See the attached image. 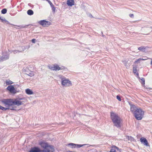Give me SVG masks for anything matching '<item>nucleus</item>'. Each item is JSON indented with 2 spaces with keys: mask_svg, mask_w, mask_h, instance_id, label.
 Here are the masks:
<instances>
[{
  "mask_svg": "<svg viewBox=\"0 0 152 152\" xmlns=\"http://www.w3.org/2000/svg\"><path fill=\"white\" fill-rule=\"evenodd\" d=\"M133 139V137H130V138H129V140H131Z\"/></svg>",
  "mask_w": 152,
  "mask_h": 152,
  "instance_id": "58836bf2",
  "label": "nucleus"
},
{
  "mask_svg": "<svg viewBox=\"0 0 152 152\" xmlns=\"http://www.w3.org/2000/svg\"><path fill=\"white\" fill-rule=\"evenodd\" d=\"M46 1H47L48 3L50 4V5L51 6V7H52L53 6H54L53 4L49 0H46Z\"/></svg>",
  "mask_w": 152,
  "mask_h": 152,
  "instance_id": "bb28decb",
  "label": "nucleus"
},
{
  "mask_svg": "<svg viewBox=\"0 0 152 152\" xmlns=\"http://www.w3.org/2000/svg\"><path fill=\"white\" fill-rule=\"evenodd\" d=\"M7 88L11 93L14 94H15L18 92L15 89L14 86H8Z\"/></svg>",
  "mask_w": 152,
  "mask_h": 152,
  "instance_id": "1a4fd4ad",
  "label": "nucleus"
},
{
  "mask_svg": "<svg viewBox=\"0 0 152 152\" xmlns=\"http://www.w3.org/2000/svg\"><path fill=\"white\" fill-rule=\"evenodd\" d=\"M31 41L33 43H35L36 42V39H32Z\"/></svg>",
  "mask_w": 152,
  "mask_h": 152,
  "instance_id": "72a5a7b5",
  "label": "nucleus"
},
{
  "mask_svg": "<svg viewBox=\"0 0 152 152\" xmlns=\"http://www.w3.org/2000/svg\"><path fill=\"white\" fill-rule=\"evenodd\" d=\"M116 98L119 101H121V98L119 96L117 95Z\"/></svg>",
  "mask_w": 152,
  "mask_h": 152,
  "instance_id": "2f4dec72",
  "label": "nucleus"
},
{
  "mask_svg": "<svg viewBox=\"0 0 152 152\" xmlns=\"http://www.w3.org/2000/svg\"><path fill=\"white\" fill-rule=\"evenodd\" d=\"M14 100V105L19 106L23 104L22 101H19L15 99Z\"/></svg>",
  "mask_w": 152,
  "mask_h": 152,
  "instance_id": "9d476101",
  "label": "nucleus"
},
{
  "mask_svg": "<svg viewBox=\"0 0 152 152\" xmlns=\"http://www.w3.org/2000/svg\"><path fill=\"white\" fill-rule=\"evenodd\" d=\"M14 109L12 108V109H11L10 108H8L7 107H3L1 106L0 105V109H1L3 110H6L7 109Z\"/></svg>",
  "mask_w": 152,
  "mask_h": 152,
  "instance_id": "412c9836",
  "label": "nucleus"
},
{
  "mask_svg": "<svg viewBox=\"0 0 152 152\" xmlns=\"http://www.w3.org/2000/svg\"><path fill=\"white\" fill-rule=\"evenodd\" d=\"M110 117L114 125L117 128L120 127L121 126V119L118 115L113 112H111Z\"/></svg>",
  "mask_w": 152,
  "mask_h": 152,
  "instance_id": "f03ea898",
  "label": "nucleus"
},
{
  "mask_svg": "<svg viewBox=\"0 0 152 152\" xmlns=\"http://www.w3.org/2000/svg\"><path fill=\"white\" fill-rule=\"evenodd\" d=\"M10 108L11 109H12V108H13L14 109H11L12 110H15V108L14 107H12L11 106H10Z\"/></svg>",
  "mask_w": 152,
  "mask_h": 152,
  "instance_id": "4c0bfd02",
  "label": "nucleus"
},
{
  "mask_svg": "<svg viewBox=\"0 0 152 152\" xmlns=\"http://www.w3.org/2000/svg\"><path fill=\"white\" fill-rule=\"evenodd\" d=\"M7 12V10L6 9L4 8L1 11V13L3 14H5Z\"/></svg>",
  "mask_w": 152,
  "mask_h": 152,
  "instance_id": "393cba45",
  "label": "nucleus"
},
{
  "mask_svg": "<svg viewBox=\"0 0 152 152\" xmlns=\"http://www.w3.org/2000/svg\"><path fill=\"white\" fill-rule=\"evenodd\" d=\"M131 111L134 114L135 118L138 120H141L144 114V111L135 105L130 104Z\"/></svg>",
  "mask_w": 152,
  "mask_h": 152,
  "instance_id": "f257e3e1",
  "label": "nucleus"
},
{
  "mask_svg": "<svg viewBox=\"0 0 152 152\" xmlns=\"http://www.w3.org/2000/svg\"><path fill=\"white\" fill-rule=\"evenodd\" d=\"M110 152H116L115 150L114 149H111L110 151Z\"/></svg>",
  "mask_w": 152,
  "mask_h": 152,
  "instance_id": "f704fd0d",
  "label": "nucleus"
},
{
  "mask_svg": "<svg viewBox=\"0 0 152 152\" xmlns=\"http://www.w3.org/2000/svg\"><path fill=\"white\" fill-rule=\"evenodd\" d=\"M140 61V58L137 59L136 61L134 62V64H136L137 63H139Z\"/></svg>",
  "mask_w": 152,
  "mask_h": 152,
  "instance_id": "c85d7f7f",
  "label": "nucleus"
},
{
  "mask_svg": "<svg viewBox=\"0 0 152 152\" xmlns=\"http://www.w3.org/2000/svg\"><path fill=\"white\" fill-rule=\"evenodd\" d=\"M145 48L143 46H141L138 48V49L140 50H142L144 49Z\"/></svg>",
  "mask_w": 152,
  "mask_h": 152,
  "instance_id": "c756f323",
  "label": "nucleus"
},
{
  "mask_svg": "<svg viewBox=\"0 0 152 152\" xmlns=\"http://www.w3.org/2000/svg\"><path fill=\"white\" fill-rule=\"evenodd\" d=\"M52 8V10L53 12H55V7H54V6L51 7Z\"/></svg>",
  "mask_w": 152,
  "mask_h": 152,
  "instance_id": "7c9ffc66",
  "label": "nucleus"
},
{
  "mask_svg": "<svg viewBox=\"0 0 152 152\" xmlns=\"http://www.w3.org/2000/svg\"><path fill=\"white\" fill-rule=\"evenodd\" d=\"M144 86V87H144L145 88H147V89H151V88H149V87H148H148H146V86Z\"/></svg>",
  "mask_w": 152,
  "mask_h": 152,
  "instance_id": "ea45409f",
  "label": "nucleus"
},
{
  "mask_svg": "<svg viewBox=\"0 0 152 152\" xmlns=\"http://www.w3.org/2000/svg\"><path fill=\"white\" fill-rule=\"evenodd\" d=\"M39 145L44 148V150H41V152H53L54 151L53 147L49 145L47 143L41 142H39Z\"/></svg>",
  "mask_w": 152,
  "mask_h": 152,
  "instance_id": "7ed1b4c3",
  "label": "nucleus"
},
{
  "mask_svg": "<svg viewBox=\"0 0 152 152\" xmlns=\"http://www.w3.org/2000/svg\"><path fill=\"white\" fill-rule=\"evenodd\" d=\"M61 84L62 86H65L66 85L67 86L72 85V83L68 79L65 78L61 79Z\"/></svg>",
  "mask_w": 152,
  "mask_h": 152,
  "instance_id": "0eeeda50",
  "label": "nucleus"
},
{
  "mask_svg": "<svg viewBox=\"0 0 152 152\" xmlns=\"http://www.w3.org/2000/svg\"><path fill=\"white\" fill-rule=\"evenodd\" d=\"M151 28H152V26L151 27Z\"/></svg>",
  "mask_w": 152,
  "mask_h": 152,
  "instance_id": "37998d69",
  "label": "nucleus"
},
{
  "mask_svg": "<svg viewBox=\"0 0 152 152\" xmlns=\"http://www.w3.org/2000/svg\"><path fill=\"white\" fill-rule=\"evenodd\" d=\"M75 2L74 0H68L66 4L69 6H72L74 5Z\"/></svg>",
  "mask_w": 152,
  "mask_h": 152,
  "instance_id": "4468645a",
  "label": "nucleus"
},
{
  "mask_svg": "<svg viewBox=\"0 0 152 152\" xmlns=\"http://www.w3.org/2000/svg\"><path fill=\"white\" fill-rule=\"evenodd\" d=\"M9 55H3L0 58V61H5L9 58Z\"/></svg>",
  "mask_w": 152,
  "mask_h": 152,
  "instance_id": "ddd939ff",
  "label": "nucleus"
},
{
  "mask_svg": "<svg viewBox=\"0 0 152 152\" xmlns=\"http://www.w3.org/2000/svg\"><path fill=\"white\" fill-rule=\"evenodd\" d=\"M25 92L28 95H31L34 94V92L29 88H27L25 90Z\"/></svg>",
  "mask_w": 152,
  "mask_h": 152,
  "instance_id": "dca6fc26",
  "label": "nucleus"
},
{
  "mask_svg": "<svg viewBox=\"0 0 152 152\" xmlns=\"http://www.w3.org/2000/svg\"><path fill=\"white\" fill-rule=\"evenodd\" d=\"M54 70H59L61 69L60 67L57 64L54 65Z\"/></svg>",
  "mask_w": 152,
  "mask_h": 152,
  "instance_id": "aec40b11",
  "label": "nucleus"
},
{
  "mask_svg": "<svg viewBox=\"0 0 152 152\" xmlns=\"http://www.w3.org/2000/svg\"><path fill=\"white\" fill-rule=\"evenodd\" d=\"M2 18L0 16V19L1 20V19Z\"/></svg>",
  "mask_w": 152,
  "mask_h": 152,
  "instance_id": "79ce46f5",
  "label": "nucleus"
},
{
  "mask_svg": "<svg viewBox=\"0 0 152 152\" xmlns=\"http://www.w3.org/2000/svg\"><path fill=\"white\" fill-rule=\"evenodd\" d=\"M39 23L43 27L48 26L50 24V22L45 20L39 21Z\"/></svg>",
  "mask_w": 152,
  "mask_h": 152,
  "instance_id": "6e6552de",
  "label": "nucleus"
},
{
  "mask_svg": "<svg viewBox=\"0 0 152 152\" xmlns=\"http://www.w3.org/2000/svg\"><path fill=\"white\" fill-rule=\"evenodd\" d=\"M1 21L2 22L4 23H6L7 24H8L9 25H10L12 26H15L19 27L20 28H27L28 26L30 25H26L25 26H23V25H20V26H17L16 25H15L12 24L10 23V22L8 21L5 18H2L1 19Z\"/></svg>",
  "mask_w": 152,
  "mask_h": 152,
  "instance_id": "39448f33",
  "label": "nucleus"
},
{
  "mask_svg": "<svg viewBox=\"0 0 152 152\" xmlns=\"http://www.w3.org/2000/svg\"><path fill=\"white\" fill-rule=\"evenodd\" d=\"M68 152H75L69 151H68Z\"/></svg>",
  "mask_w": 152,
  "mask_h": 152,
  "instance_id": "a19ab883",
  "label": "nucleus"
},
{
  "mask_svg": "<svg viewBox=\"0 0 152 152\" xmlns=\"http://www.w3.org/2000/svg\"><path fill=\"white\" fill-rule=\"evenodd\" d=\"M27 14L29 15H32L33 14L34 12L31 10H29L27 11Z\"/></svg>",
  "mask_w": 152,
  "mask_h": 152,
  "instance_id": "4be33fe9",
  "label": "nucleus"
},
{
  "mask_svg": "<svg viewBox=\"0 0 152 152\" xmlns=\"http://www.w3.org/2000/svg\"><path fill=\"white\" fill-rule=\"evenodd\" d=\"M6 107L10 108V106L14 105V100L12 99H4L1 101Z\"/></svg>",
  "mask_w": 152,
  "mask_h": 152,
  "instance_id": "20e7f679",
  "label": "nucleus"
},
{
  "mask_svg": "<svg viewBox=\"0 0 152 152\" xmlns=\"http://www.w3.org/2000/svg\"><path fill=\"white\" fill-rule=\"evenodd\" d=\"M133 72L134 74L138 75V73L137 72V68L136 67H133Z\"/></svg>",
  "mask_w": 152,
  "mask_h": 152,
  "instance_id": "b1692460",
  "label": "nucleus"
},
{
  "mask_svg": "<svg viewBox=\"0 0 152 152\" xmlns=\"http://www.w3.org/2000/svg\"><path fill=\"white\" fill-rule=\"evenodd\" d=\"M21 48H22V50H15L13 51V52L14 54L17 53V52H21L24 51L26 49V48L25 47H21Z\"/></svg>",
  "mask_w": 152,
  "mask_h": 152,
  "instance_id": "a211bd4d",
  "label": "nucleus"
},
{
  "mask_svg": "<svg viewBox=\"0 0 152 152\" xmlns=\"http://www.w3.org/2000/svg\"><path fill=\"white\" fill-rule=\"evenodd\" d=\"M26 74L29 76L31 77H32L34 75V73L33 72L31 71H26Z\"/></svg>",
  "mask_w": 152,
  "mask_h": 152,
  "instance_id": "6ab92c4d",
  "label": "nucleus"
},
{
  "mask_svg": "<svg viewBox=\"0 0 152 152\" xmlns=\"http://www.w3.org/2000/svg\"><path fill=\"white\" fill-rule=\"evenodd\" d=\"M140 61H141V60H145L146 59H144V58H140Z\"/></svg>",
  "mask_w": 152,
  "mask_h": 152,
  "instance_id": "e433bc0d",
  "label": "nucleus"
},
{
  "mask_svg": "<svg viewBox=\"0 0 152 152\" xmlns=\"http://www.w3.org/2000/svg\"><path fill=\"white\" fill-rule=\"evenodd\" d=\"M48 67L50 69L54 70V65L53 66H48Z\"/></svg>",
  "mask_w": 152,
  "mask_h": 152,
  "instance_id": "cd10ccee",
  "label": "nucleus"
},
{
  "mask_svg": "<svg viewBox=\"0 0 152 152\" xmlns=\"http://www.w3.org/2000/svg\"><path fill=\"white\" fill-rule=\"evenodd\" d=\"M123 62L124 63V65L126 66V68H129V66H128V65H127V61L126 60H124V61H123Z\"/></svg>",
  "mask_w": 152,
  "mask_h": 152,
  "instance_id": "5701e85b",
  "label": "nucleus"
},
{
  "mask_svg": "<svg viewBox=\"0 0 152 152\" xmlns=\"http://www.w3.org/2000/svg\"><path fill=\"white\" fill-rule=\"evenodd\" d=\"M29 152H41L39 148L36 147L32 148Z\"/></svg>",
  "mask_w": 152,
  "mask_h": 152,
  "instance_id": "f8f14e48",
  "label": "nucleus"
},
{
  "mask_svg": "<svg viewBox=\"0 0 152 152\" xmlns=\"http://www.w3.org/2000/svg\"><path fill=\"white\" fill-rule=\"evenodd\" d=\"M6 83L7 85H11L13 83V82L12 81L10 80L9 79L7 80H6ZM10 86H11L10 85ZM12 86H18L17 84L15 85H13Z\"/></svg>",
  "mask_w": 152,
  "mask_h": 152,
  "instance_id": "f3484780",
  "label": "nucleus"
},
{
  "mask_svg": "<svg viewBox=\"0 0 152 152\" xmlns=\"http://www.w3.org/2000/svg\"><path fill=\"white\" fill-rule=\"evenodd\" d=\"M15 99L19 101L25 100L26 98L23 96L21 95H19L16 96Z\"/></svg>",
  "mask_w": 152,
  "mask_h": 152,
  "instance_id": "2eb2a0df",
  "label": "nucleus"
},
{
  "mask_svg": "<svg viewBox=\"0 0 152 152\" xmlns=\"http://www.w3.org/2000/svg\"><path fill=\"white\" fill-rule=\"evenodd\" d=\"M141 80L142 81L141 82L142 84L144 86L145 84V79L144 78L142 77Z\"/></svg>",
  "mask_w": 152,
  "mask_h": 152,
  "instance_id": "a878e982",
  "label": "nucleus"
},
{
  "mask_svg": "<svg viewBox=\"0 0 152 152\" xmlns=\"http://www.w3.org/2000/svg\"><path fill=\"white\" fill-rule=\"evenodd\" d=\"M140 140L142 143L146 146H148V142L147 140L145 138L141 137L140 138Z\"/></svg>",
  "mask_w": 152,
  "mask_h": 152,
  "instance_id": "9b49d317",
  "label": "nucleus"
},
{
  "mask_svg": "<svg viewBox=\"0 0 152 152\" xmlns=\"http://www.w3.org/2000/svg\"><path fill=\"white\" fill-rule=\"evenodd\" d=\"M129 15L130 18H133L134 17V15L132 14H130Z\"/></svg>",
  "mask_w": 152,
  "mask_h": 152,
  "instance_id": "473e14b6",
  "label": "nucleus"
},
{
  "mask_svg": "<svg viewBox=\"0 0 152 152\" xmlns=\"http://www.w3.org/2000/svg\"><path fill=\"white\" fill-rule=\"evenodd\" d=\"M140 61H141V60H145L146 59H144V58H140Z\"/></svg>",
  "mask_w": 152,
  "mask_h": 152,
  "instance_id": "c9c22d12",
  "label": "nucleus"
},
{
  "mask_svg": "<svg viewBox=\"0 0 152 152\" xmlns=\"http://www.w3.org/2000/svg\"><path fill=\"white\" fill-rule=\"evenodd\" d=\"M86 145V144L80 145L71 143L67 144V146L72 148H79L82 147L83 146Z\"/></svg>",
  "mask_w": 152,
  "mask_h": 152,
  "instance_id": "423d86ee",
  "label": "nucleus"
}]
</instances>
